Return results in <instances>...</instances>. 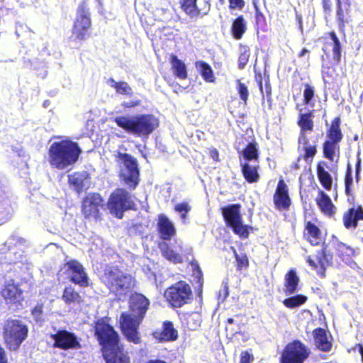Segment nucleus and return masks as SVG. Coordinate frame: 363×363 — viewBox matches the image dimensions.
Wrapping results in <instances>:
<instances>
[{
	"label": "nucleus",
	"instance_id": "bf43d9fd",
	"mask_svg": "<svg viewBox=\"0 0 363 363\" xmlns=\"http://www.w3.org/2000/svg\"><path fill=\"white\" fill-rule=\"evenodd\" d=\"M360 152L357 153V158L355 164V179L357 182H359L360 179V172H361V158L359 157Z\"/></svg>",
	"mask_w": 363,
	"mask_h": 363
},
{
	"label": "nucleus",
	"instance_id": "a18cd8bd",
	"mask_svg": "<svg viewBox=\"0 0 363 363\" xmlns=\"http://www.w3.org/2000/svg\"><path fill=\"white\" fill-rule=\"evenodd\" d=\"M108 84L119 94H130L132 92L131 87L125 82H116L113 78H109Z\"/></svg>",
	"mask_w": 363,
	"mask_h": 363
},
{
	"label": "nucleus",
	"instance_id": "423d86ee",
	"mask_svg": "<svg viewBox=\"0 0 363 363\" xmlns=\"http://www.w3.org/2000/svg\"><path fill=\"white\" fill-rule=\"evenodd\" d=\"M342 139L341 118L340 116H336L326 129L325 140L322 144L323 157L331 162H337L340 157V143Z\"/></svg>",
	"mask_w": 363,
	"mask_h": 363
},
{
	"label": "nucleus",
	"instance_id": "f3484780",
	"mask_svg": "<svg viewBox=\"0 0 363 363\" xmlns=\"http://www.w3.org/2000/svg\"><path fill=\"white\" fill-rule=\"evenodd\" d=\"M65 273L69 275V281L82 287L89 286V278L83 265L77 259H70L63 265Z\"/></svg>",
	"mask_w": 363,
	"mask_h": 363
},
{
	"label": "nucleus",
	"instance_id": "0eeeda50",
	"mask_svg": "<svg viewBox=\"0 0 363 363\" xmlns=\"http://www.w3.org/2000/svg\"><path fill=\"white\" fill-rule=\"evenodd\" d=\"M165 301L172 308H180L191 303L193 292L191 286L180 280L167 287L163 294Z\"/></svg>",
	"mask_w": 363,
	"mask_h": 363
},
{
	"label": "nucleus",
	"instance_id": "f704fd0d",
	"mask_svg": "<svg viewBox=\"0 0 363 363\" xmlns=\"http://www.w3.org/2000/svg\"><path fill=\"white\" fill-rule=\"evenodd\" d=\"M158 247L162 257L167 260L174 264H180L183 262L182 256L179 253L175 252L167 242L164 241L159 242Z\"/></svg>",
	"mask_w": 363,
	"mask_h": 363
},
{
	"label": "nucleus",
	"instance_id": "4be33fe9",
	"mask_svg": "<svg viewBox=\"0 0 363 363\" xmlns=\"http://www.w3.org/2000/svg\"><path fill=\"white\" fill-rule=\"evenodd\" d=\"M315 348L323 352H329L333 349V337L330 332L323 328H316L312 332Z\"/></svg>",
	"mask_w": 363,
	"mask_h": 363
},
{
	"label": "nucleus",
	"instance_id": "393cba45",
	"mask_svg": "<svg viewBox=\"0 0 363 363\" xmlns=\"http://www.w3.org/2000/svg\"><path fill=\"white\" fill-rule=\"evenodd\" d=\"M302 111V108H299L297 125L300 128L299 136H306V133L314 130V111L311 110L304 113Z\"/></svg>",
	"mask_w": 363,
	"mask_h": 363
},
{
	"label": "nucleus",
	"instance_id": "6e6d98bb",
	"mask_svg": "<svg viewBox=\"0 0 363 363\" xmlns=\"http://www.w3.org/2000/svg\"><path fill=\"white\" fill-rule=\"evenodd\" d=\"M230 10L238 9L241 11L245 4V0H228Z\"/></svg>",
	"mask_w": 363,
	"mask_h": 363
},
{
	"label": "nucleus",
	"instance_id": "a878e982",
	"mask_svg": "<svg viewBox=\"0 0 363 363\" xmlns=\"http://www.w3.org/2000/svg\"><path fill=\"white\" fill-rule=\"evenodd\" d=\"M320 211L329 217H333L335 214L336 207L333 204L330 196L323 190H319L315 199Z\"/></svg>",
	"mask_w": 363,
	"mask_h": 363
},
{
	"label": "nucleus",
	"instance_id": "680f3d73",
	"mask_svg": "<svg viewBox=\"0 0 363 363\" xmlns=\"http://www.w3.org/2000/svg\"><path fill=\"white\" fill-rule=\"evenodd\" d=\"M255 19H256L257 23H259L260 21H264V16L256 4H255Z\"/></svg>",
	"mask_w": 363,
	"mask_h": 363
},
{
	"label": "nucleus",
	"instance_id": "f8f14e48",
	"mask_svg": "<svg viewBox=\"0 0 363 363\" xmlns=\"http://www.w3.org/2000/svg\"><path fill=\"white\" fill-rule=\"evenodd\" d=\"M92 22L89 8L85 1L78 6L77 15L72 28V35L74 40L85 41L91 36Z\"/></svg>",
	"mask_w": 363,
	"mask_h": 363
},
{
	"label": "nucleus",
	"instance_id": "8fccbe9b",
	"mask_svg": "<svg viewBox=\"0 0 363 363\" xmlns=\"http://www.w3.org/2000/svg\"><path fill=\"white\" fill-rule=\"evenodd\" d=\"M250 56V50L249 48H245L244 49V50H242L240 52V54L238 57V65L239 69H243L245 67L246 65L249 62Z\"/></svg>",
	"mask_w": 363,
	"mask_h": 363
},
{
	"label": "nucleus",
	"instance_id": "e2e57ef3",
	"mask_svg": "<svg viewBox=\"0 0 363 363\" xmlns=\"http://www.w3.org/2000/svg\"><path fill=\"white\" fill-rule=\"evenodd\" d=\"M209 155L214 161H219V152L216 148H211L209 150Z\"/></svg>",
	"mask_w": 363,
	"mask_h": 363
},
{
	"label": "nucleus",
	"instance_id": "c9c22d12",
	"mask_svg": "<svg viewBox=\"0 0 363 363\" xmlns=\"http://www.w3.org/2000/svg\"><path fill=\"white\" fill-rule=\"evenodd\" d=\"M169 62L174 76L180 79H186L188 74L184 62L173 54L170 56Z\"/></svg>",
	"mask_w": 363,
	"mask_h": 363
},
{
	"label": "nucleus",
	"instance_id": "338daca9",
	"mask_svg": "<svg viewBox=\"0 0 363 363\" xmlns=\"http://www.w3.org/2000/svg\"><path fill=\"white\" fill-rule=\"evenodd\" d=\"M140 227H142V224L141 223H134V224H132L131 226H130L129 228H128L130 235L135 234V232L138 228H140Z\"/></svg>",
	"mask_w": 363,
	"mask_h": 363
},
{
	"label": "nucleus",
	"instance_id": "69168bd1",
	"mask_svg": "<svg viewBox=\"0 0 363 363\" xmlns=\"http://www.w3.org/2000/svg\"><path fill=\"white\" fill-rule=\"evenodd\" d=\"M255 79L257 83L259 91L261 94L263 96V85H262V76L261 74H255Z\"/></svg>",
	"mask_w": 363,
	"mask_h": 363
},
{
	"label": "nucleus",
	"instance_id": "6ab92c4d",
	"mask_svg": "<svg viewBox=\"0 0 363 363\" xmlns=\"http://www.w3.org/2000/svg\"><path fill=\"white\" fill-rule=\"evenodd\" d=\"M103 354L106 363H130L128 352L120 341L103 348Z\"/></svg>",
	"mask_w": 363,
	"mask_h": 363
},
{
	"label": "nucleus",
	"instance_id": "2eb2a0df",
	"mask_svg": "<svg viewBox=\"0 0 363 363\" xmlns=\"http://www.w3.org/2000/svg\"><path fill=\"white\" fill-rule=\"evenodd\" d=\"M4 336L9 348L17 350L23 341V323L20 320H8L4 327Z\"/></svg>",
	"mask_w": 363,
	"mask_h": 363
},
{
	"label": "nucleus",
	"instance_id": "9d476101",
	"mask_svg": "<svg viewBox=\"0 0 363 363\" xmlns=\"http://www.w3.org/2000/svg\"><path fill=\"white\" fill-rule=\"evenodd\" d=\"M106 206L111 214L118 219L123 218L124 212L136 209L130 194L123 188H118L111 194Z\"/></svg>",
	"mask_w": 363,
	"mask_h": 363
},
{
	"label": "nucleus",
	"instance_id": "c85d7f7f",
	"mask_svg": "<svg viewBox=\"0 0 363 363\" xmlns=\"http://www.w3.org/2000/svg\"><path fill=\"white\" fill-rule=\"evenodd\" d=\"M299 277L294 269H289L284 276V292L286 295L295 294L298 289Z\"/></svg>",
	"mask_w": 363,
	"mask_h": 363
},
{
	"label": "nucleus",
	"instance_id": "b1692460",
	"mask_svg": "<svg viewBox=\"0 0 363 363\" xmlns=\"http://www.w3.org/2000/svg\"><path fill=\"white\" fill-rule=\"evenodd\" d=\"M360 220H363V208L361 206L350 208L342 216L343 225L347 229L356 228Z\"/></svg>",
	"mask_w": 363,
	"mask_h": 363
},
{
	"label": "nucleus",
	"instance_id": "f257e3e1",
	"mask_svg": "<svg viewBox=\"0 0 363 363\" xmlns=\"http://www.w3.org/2000/svg\"><path fill=\"white\" fill-rule=\"evenodd\" d=\"M150 301L143 294L134 292L128 299L129 311L122 312L119 318V328L127 341L141 343L140 325L150 308Z\"/></svg>",
	"mask_w": 363,
	"mask_h": 363
},
{
	"label": "nucleus",
	"instance_id": "412c9836",
	"mask_svg": "<svg viewBox=\"0 0 363 363\" xmlns=\"http://www.w3.org/2000/svg\"><path fill=\"white\" fill-rule=\"evenodd\" d=\"M274 206L278 211H289L291 205V199L289 194V187L284 180L279 179L273 196Z\"/></svg>",
	"mask_w": 363,
	"mask_h": 363
},
{
	"label": "nucleus",
	"instance_id": "5701e85b",
	"mask_svg": "<svg viewBox=\"0 0 363 363\" xmlns=\"http://www.w3.org/2000/svg\"><path fill=\"white\" fill-rule=\"evenodd\" d=\"M157 230L160 239L162 240H170L176 235V229L174 224L164 214L158 216Z\"/></svg>",
	"mask_w": 363,
	"mask_h": 363
},
{
	"label": "nucleus",
	"instance_id": "ea45409f",
	"mask_svg": "<svg viewBox=\"0 0 363 363\" xmlns=\"http://www.w3.org/2000/svg\"><path fill=\"white\" fill-rule=\"evenodd\" d=\"M21 289L13 283L7 284L1 291L2 296L9 302L18 301V297L21 296Z\"/></svg>",
	"mask_w": 363,
	"mask_h": 363
},
{
	"label": "nucleus",
	"instance_id": "7ed1b4c3",
	"mask_svg": "<svg viewBox=\"0 0 363 363\" xmlns=\"http://www.w3.org/2000/svg\"><path fill=\"white\" fill-rule=\"evenodd\" d=\"M101 280L118 301L125 298L137 286L135 277L125 272L118 266H106Z\"/></svg>",
	"mask_w": 363,
	"mask_h": 363
},
{
	"label": "nucleus",
	"instance_id": "bb28decb",
	"mask_svg": "<svg viewBox=\"0 0 363 363\" xmlns=\"http://www.w3.org/2000/svg\"><path fill=\"white\" fill-rule=\"evenodd\" d=\"M328 169H330V167L327 162L321 160L317 163L316 174L318 179L324 189L330 191L333 186V177Z\"/></svg>",
	"mask_w": 363,
	"mask_h": 363
},
{
	"label": "nucleus",
	"instance_id": "de8ad7c7",
	"mask_svg": "<svg viewBox=\"0 0 363 363\" xmlns=\"http://www.w3.org/2000/svg\"><path fill=\"white\" fill-rule=\"evenodd\" d=\"M234 256L236 261V269L238 271L248 268L249 259L246 254L238 255L237 252L234 250Z\"/></svg>",
	"mask_w": 363,
	"mask_h": 363
},
{
	"label": "nucleus",
	"instance_id": "603ef678",
	"mask_svg": "<svg viewBox=\"0 0 363 363\" xmlns=\"http://www.w3.org/2000/svg\"><path fill=\"white\" fill-rule=\"evenodd\" d=\"M324 18L326 22L328 18L331 17L333 12V1L332 0H321Z\"/></svg>",
	"mask_w": 363,
	"mask_h": 363
},
{
	"label": "nucleus",
	"instance_id": "5fc2aeb1",
	"mask_svg": "<svg viewBox=\"0 0 363 363\" xmlns=\"http://www.w3.org/2000/svg\"><path fill=\"white\" fill-rule=\"evenodd\" d=\"M31 314L33 315L35 320L36 322L43 320V304L38 303L37 304L32 310Z\"/></svg>",
	"mask_w": 363,
	"mask_h": 363
},
{
	"label": "nucleus",
	"instance_id": "58836bf2",
	"mask_svg": "<svg viewBox=\"0 0 363 363\" xmlns=\"http://www.w3.org/2000/svg\"><path fill=\"white\" fill-rule=\"evenodd\" d=\"M195 67L198 69L203 79L206 82H213L216 79L211 67L204 61H197Z\"/></svg>",
	"mask_w": 363,
	"mask_h": 363
},
{
	"label": "nucleus",
	"instance_id": "49530a36",
	"mask_svg": "<svg viewBox=\"0 0 363 363\" xmlns=\"http://www.w3.org/2000/svg\"><path fill=\"white\" fill-rule=\"evenodd\" d=\"M236 90L238 94L242 101L244 105H247L248 103L250 91L247 86L243 83L240 79L235 80Z\"/></svg>",
	"mask_w": 363,
	"mask_h": 363
},
{
	"label": "nucleus",
	"instance_id": "473e14b6",
	"mask_svg": "<svg viewBox=\"0 0 363 363\" xmlns=\"http://www.w3.org/2000/svg\"><path fill=\"white\" fill-rule=\"evenodd\" d=\"M298 143L302 144V150L303 154L299 157L305 161H312L317 154V146L315 144L311 145L307 136H299Z\"/></svg>",
	"mask_w": 363,
	"mask_h": 363
},
{
	"label": "nucleus",
	"instance_id": "7c9ffc66",
	"mask_svg": "<svg viewBox=\"0 0 363 363\" xmlns=\"http://www.w3.org/2000/svg\"><path fill=\"white\" fill-rule=\"evenodd\" d=\"M89 178L86 172H77L68 175V183L72 186L77 194H81L84 190L85 181Z\"/></svg>",
	"mask_w": 363,
	"mask_h": 363
},
{
	"label": "nucleus",
	"instance_id": "9b49d317",
	"mask_svg": "<svg viewBox=\"0 0 363 363\" xmlns=\"http://www.w3.org/2000/svg\"><path fill=\"white\" fill-rule=\"evenodd\" d=\"M103 196L98 192L86 194L81 201V213L86 220L100 221L103 219V211L106 209Z\"/></svg>",
	"mask_w": 363,
	"mask_h": 363
},
{
	"label": "nucleus",
	"instance_id": "37998d69",
	"mask_svg": "<svg viewBox=\"0 0 363 363\" xmlns=\"http://www.w3.org/2000/svg\"><path fill=\"white\" fill-rule=\"evenodd\" d=\"M315 95V87L309 84L306 83L303 84V104L313 106V99Z\"/></svg>",
	"mask_w": 363,
	"mask_h": 363
},
{
	"label": "nucleus",
	"instance_id": "4d7b16f0",
	"mask_svg": "<svg viewBox=\"0 0 363 363\" xmlns=\"http://www.w3.org/2000/svg\"><path fill=\"white\" fill-rule=\"evenodd\" d=\"M253 354L249 351H242L240 353V363H252L254 361Z\"/></svg>",
	"mask_w": 363,
	"mask_h": 363
},
{
	"label": "nucleus",
	"instance_id": "774afa93",
	"mask_svg": "<svg viewBox=\"0 0 363 363\" xmlns=\"http://www.w3.org/2000/svg\"><path fill=\"white\" fill-rule=\"evenodd\" d=\"M0 363H7V359L4 350L0 345Z\"/></svg>",
	"mask_w": 363,
	"mask_h": 363
},
{
	"label": "nucleus",
	"instance_id": "a211bd4d",
	"mask_svg": "<svg viewBox=\"0 0 363 363\" xmlns=\"http://www.w3.org/2000/svg\"><path fill=\"white\" fill-rule=\"evenodd\" d=\"M54 340L53 347L62 350H78L82 345L76 335L65 329L58 330L56 333L50 335Z\"/></svg>",
	"mask_w": 363,
	"mask_h": 363
},
{
	"label": "nucleus",
	"instance_id": "c756f323",
	"mask_svg": "<svg viewBox=\"0 0 363 363\" xmlns=\"http://www.w3.org/2000/svg\"><path fill=\"white\" fill-rule=\"evenodd\" d=\"M241 172L245 180L249 184L257 183L259 179V165H251L245 162L240 164Z\"/></svg>",
	"mask_w": 363,
	"mask_h": 363
},
{
	"label": "nucleus",
	"instance_id": "0e129e2a",
	"mask_svg": "<svg viewBox=\"0 0 363 363\" xmlns=\"http://www.w3.org/2000/svg\"><path fill=\"white\" fill-rule=\"evenodd\" d=\"M266 95L268 101L272 100V86L269 83V79L265 82Z\"/></svg>",
	"mask_w": 363,
	"mask_h": 363
},
{
	"label": "nucleus",
	"instance_id": "3c124183",
	"mask_svg": "<svg viewBox=\"0 0 363 363\" xmlns=\"http://www.w3.org/2000/svg\"><path fill=\"white\" fill-rule=\"evenodd\" d=\"M174 209L180 213L181 219L184 220L187 217V213L191 210V207L187 202H182L175 205Z\"/></svg>",
	"mask_w": 363,
	"mask_h": 363
},
{
	"label": "nucleus",
	"instance_id": "72a5a7b5",
	"mask_svg": "<svg viewBox=\"0 0 363 363\" xmlns=\"http://www.w3.org/2000/svg\"><path fill=\"white\" fill-rule=\"evenodd\" d=\"M247 29V21L242 15L237 16L232 22L230 32L235 40H240Z\"/></svg>",
	"mask_w": 363,
	"mask_h": 363
},
{
	"label": "nucleus",
	"instance_id": "2f4dec72",
	"mask_svg": "<svg viewBox=\"0 0 363 363\" xmlns=\"http://www.w3.org/2000/svg\"><path fill=\"white\" fill-rule=\"evenodd\" d=\"M328 37L331 40L330 43H328L332 49L333 60L335 64H339L342 59V46L336 33L331 30L327 33Z\"/></svg>",
	"mask_w": 363,
	"mask_h": 363
},
{
	"label": "nucleus",
	"instance_id": "052dcab7",
	"mask_svg": "<svg viewBox=\"0 0 363 363\" xmlns=\"http://www.w3.org/2000/svg\"><path fill=\"white\" fill-rule=\"evenodd\" d=\"M140 104V100H134L130 101H125L122 103V106L125 108H130L138 106Z\"/></svg>",
	"mask_w": 363,
	"mask_h": 363
},
{
	"label": "nucleus",
	"instance_id": "c03bdc74",
	"mask_svg": "<svg viewBox=\"0 0 363 363\" xmlns=\"http://www.w3.org/2000/svg\"><path fill=\"white\" fill-rule=\"evenodd\" d=\"M244 158L247 161L258 160L259 152L255 142L249 143L242 150Z\"/></svg>",
	"mask_w": 363,
	"mask_h": 363
},
{
	"label": "nucleus",
	"instance_id": "864d4df0",
	"mask_svg": "<svg viewBox=\"0 0 363 363\" xmlns=\"http://www.w3.org/2000/svg\"><path fill=\"white\" fill-rule=\"evenodd\" d=\"M10 215V207L0 203V225L6 222L9 219Z\"/></svg>",
	"mask_w": 363,
	"mask_h": 363
},
{
	"label": "nucleus",
	"instance_id": "13d9d810",
	"mask_svg": "<svg viewBox=\"0 0 363 363\" xmlns=\"http://www.w3.org/2000/svg\"><path fill=\"white\" fill-rule=\"evenodd\" d=\"M194 274L197 279V283L200 286H202L203 284V273L197 264H196L195 267H194Z\"/></svg>",
	"mask_w": 363,
	"mask_h": 363
},
{
	"label": "nucleus",
	"instance_id": "dca6fc26",
	"mask_svg": "<svg viewBox=\"0 0 363 363\" xmlns=\"http://www.w3.org/2000/svg\"><path fill=\"white\" fill-rule=\"evenodd\" d=\"M199 0H179V8L190 19L196 21L208 14L211 9L210 0H204L199 8Z\"/></svg>",
	"mask_w": 363,
	"mask_h": 363
},
{
	"label": "nucleus",
	"instance_id": "a19ab883",
	"mask_svg": "<svg viewBox=\"0 0 363 363\" xmlns=\"http://www.w3.org/2000/svg\"><path fill=\"white\" fill-rule=\"evenodd\" d=\"M62 299L67 305H70L73 303H80L82 296L73 286H69L64 289Z\"/></svg>",
	"mask_w": 363,
	"mask_h": 363
},
{
	"label": "nucleus",
	"instance_id": "4468645a",
	"mask_svg": "<svg viewBox=\"0 0 363 363\" xmlns=\"http://www.w3.org/2000/svg\"><path fill=\"white\" fill-rule=\"evenodd\" d=\"M310 349L301 340L287 343L279 357V363H303L310 356Z\"/></svg>",
	"mask_w": 363,
	"mask_h": 363
},
{
	"label": "nucleus",
	"instance_id": "e433bc0d",
	"mask_svg": "<svg viewBox=\"0 0 363 363\" xmlns=\"http://www.w3.org/2000/svg\"><path fill=\"white\" fill-rule=\"evenodd\" d=\"M178 338V332L174 328L171 321L166 320L163 323L162 331L160 334V339L162 341H174Z\"/></svg>",
	"mask_w": 363,
	"mask_h": 363
},
{
	"label": "nucleus",
	"instance_id": "f03ea898",
	"mask_svg": "<svg viewBox=\"0 0 363 363\" xmlns=\"http://www.w3.org/2000/svg\"><path fill=\"white\" fill-rule=\"evenodd\" d=\"M303 238L312 246L322 245L321 249L315 255L307 256L306 260L312 269L324 277L326 268L333 264V254L329 250L328 245L324 244L325 238L320 228L311 220L306 221Z\"/></svg>",
	"mask_w": 363,
	"mask_h": 363
},
{
	"label": "nucleus",
	"instance_id": "6e6552de",
	"mask_svg": "<svg viewBox=\"0 0 363 363\" xmlns=\"http://www.w3.org/2000/svg\"><path fill=\"white\" fill-rule=\"evenodd\" d=\"M240 208V203H233L222 207L220 210L225 225L240 238L246 239L250 235V231H253L254 228L243 224Z\"/></svg>",
	"mask_w": 363,
	"mask_h": 363
},
{
	"label": "nucleus",
	"instance_id": "09e8293b",
	"mask_svg": "<svg viewBox=\"0 0 363 363\" xmlns=\"http://www.w3.org/2000/svg\"><path fill=\"white\" fill-rule=\"evenodd\" d=\"M344 182H345V194L347 195H351L352 194V186L353 183V179H352V171L351 166L350 164L347 166L346 172L345 174L344 178Z\"/></svg>",
	"mask_w": 363,
	"mask_h": 363
},
{
	"label": "nucleus",
	"instance_id": "4c0bfd02",
	"mask_svg": "<svg viewBox=\"0 0 363 363\" xmlns=\"http://www.w3.org/2000/svg\"><path fill=\"white\" fill-rule=\"evenodd\" d=\"M335 250L337 256L343 262H349L354 255L353 248L349 245L342 242H337L335 245Z\"/></svg>",
	"mask_w": 363,
	"mask_h": 363
},
{
	"label": "nucleus",
	"instance_id": "39448f33",
	"mask_svg": "<svg viewBox=\"0 0 363 363\" xmlns=\"http://www.w3.org/2000/svg\"><path fill=\"white\" fill-rule=\"evenodd\" d=\"M114 123L126 133L139 137H148L159 126V120L152 114H138L134 116H120Z\"/></svg>",
	"mask_w": 363,
	"mask_h": 363
},
{
	"label": "nucleus",
	"instance_id": "aec40b11",
	"mask_svg": "<svg viewBox=\"0 0 363 363\" xmlns=\"http://www.w3.org/2000/svg\"><path fill=\"white\" fill-rule=\"evenodd\" d=\"M352 2L335 0V21L339 30L345 33L346 25L352 22Z\"/></svg>",
	"mask_w": 363,
	"mask_h": 363
},
{
	"label": "nucleus",
	"instance_id": "79ce46f5",
	"mask_svg": "<svg viewBox=\"0 0 363 363\" xmlns=\"http://www.w3.org/2000/svg\"><path fill=\"white\" fill-rule=\"evenodd\" d=\"M308 297L303 294H296L283 300L284 306L289 309L298 308L306 303Z\"/></svg>",
	"mask_w": 363,
	"mask_h": 363
},
{
	"label": "nucleus",
	"instance_id": "1a4fd4ad",
	"mask_svg": "<svg viewBox=\"0 0 363 363\" xmlns=\"http://www.w3.org/2000/svg\"><path fill=\"white\" fill-rule=\"evenodd\" d=\"M116 160L123 164L120 169V178L130 189H135L140 182V170L136 158L128 153L118 152Z\"/></svg>",
	"mask_w": 363,
	"mask_h": 363
},
{
	"label": "nucleus",
	"instance_id": "ddd939ff",
	"mask_svg": "<svg viewBox=\"0 0 363 363\" xmlns=\"http://www.w3.org/2000/svg\"><path fill=\"white\" fill-rule=\"evenodd\" d=\"M110 320L111 318L104 316L94 322V334L102 348L120 341L119 335L110 324Z\"/></svg>",
	"mask_w": 363,
	"mask_h": 363
},
{
	"label": "nucleus",
	"instance_id": "cd10ccee",
	"mask_svg": "<svg viewBox=\"0 0 363 363\" xmlns=\"http://www.w3.org/2000/svg\"><path fill=\"white\" fill-rule=\"evenodd\" d=\"M180 319L182 326L191 331L197 330L202 322L201 315L195 311L182 313Z\"/></svg>",
	"mask_w": 363,
	"mask_h": 363
},
{
	"label": "nucleus",
	"instance_id": "20e7f679",
	"mask_svg": "<svg viewBox=\"0 0 363 363\" xmlns=\"http://www.w3.org/2000/svg\"><path fill=\"white\" fill-rule=\"evenodd\" d=\"M81 152L78 144L71 140L53 142L48 151V161L51 167L64 169L78 160Z\"/></svg>",
	"mask_w": 363,
	"mask_h": 363
}]
</instances>
